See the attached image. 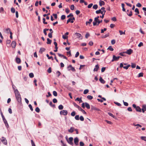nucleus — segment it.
<instances>
[{
  "label": "nucleus",
  "mask_w": 146,
  "mask_h": 146,
  "mask_svg": "<svg viewBox=\"0 0 146 146\" xmlns=\"http://www.w3.org/2000/svg\"><path fill=\"white\" fill-rule=\"evenodd\" d=\"M15 93L17 100L19 102L21 103V95L17 89L15 90Z\"/></svg>",
  "instance_id": "nucleus-1"
},
{
  "label": "nucleus",
  "mask_w": 146,
  "mask_h": 146,
  "mask_svg": "<svg viewBox=\"0 0 146 146\" xmlns=\"http://www.w3.org/2000/svg\"><path fill=\"white\" fill-rule=\"evenodd\" d=\"M73 137H70L68 139H66V140L69 144L71 145H73Z\"/></svg>",
  "instance_id": "nucleus-2"
},
{
  "label": "nucleus",
  "mask_w": 146,
  "mask_h": 146,
  "mask_svg": "<svg viewBox=\"0 0 146 146\" xmlns=\"http://www.w3.org/2000/svg\"><path fill=\"white\" fill-rule=\"evenodd\" d=\"M99 16H98L97 17L95 18L94 20V21L93 22V25L94 26H95L97 25V22L99 21Z\"/></svg>",
  "instance_id": "nucleus-3"
},
{
  "label": "nucleus",
  "mask_w": 146,
  "mask_h": 146,
  "mask_svg": "<svg viewBox=\"0 0 146 146\" xmlns=\"http://www.w3.org/2000/svg\"><path fill=\"white\" fill-rule=\"evenodd\" d=\"M1 141L3 144L5 145L7 144V141L4 137H2L1 139Z\"/></svg>",
  "instance_id": "nucleus-4"
},
{
  "label": "nucleus",
  "mask_w": 146,
  "mask_h": 146,
  "mask_svg": "<svg viewBox=\"0 0 146 146\" xmlns=\"http://www.w3.org/2000/svg\"><path fill=\"white\" fill-rule=\"evenodd\" d=\"M68 114V111L67 110H62L60 112V115H66Z\"/></svg>",
  "instance_id": "nucleus-5"
},
{
  "label": "nucleus",
  "mask_w": 146,
  "mask_h": 146,
  "mask_svg": "<svg viewBox=\"0 0 146 146\" xmlns=\"http://www.w3.org/2000/svg\"><path fill=\"white\" fill-rule=\"evenodd\" d=\"M67 68L68 70H71L73 72H74L75 71V70L74 68L72 67L71 65H70L69 66H68Z\"/></svg>",
  "instance_id": "nucleus-6"
},
{
  "label": "nucleus",
  "mask_w": 146,
  "mask_h": 146,
  "mask_svg": "<svg viewBox=\"0 0 146 146\" xmlns=\"http://www.w3.org/2000/svg\"><path fill=\"white\" fill-rule=\"evenodd\" d=\"M120 57L119 56L116 57L115 55H113V59L111 61L113 62L114 61H117L119 59Z\"/></svg>",
  "instance_id": "nucleus-7"
},
{
  "label": "nucleus",
  "mask_w": 146,
  "mask_h": 146,
  "mask_svg": "<svg viewBox=\"0 0 146 146\" xmlns=\"http://www.w3.org/2000/svg\"><path fill=\"white\" fill-rule=\"evenodd\" d=\"M75 35L76 36L77 38H79L80 39H82V35L78 33H76Z\"/></svg>",
  "instance_id": "nucleus-8"
},
{
  "label": "nucleus",
  "mask_w": 146,
  "mask_h": 146,
  "mask_svg": "<svg viewBox=\"0 0 146 146\" xmlns=\"http://www.w3.org/2000/svg\"><path fill=\"white\" fill-rule=\"evenodd\" d=\"M74 142L76 145H78L79 139L77 137H76L74 139Z\"/></svg>",
  "instance_id": "nucleus-9"
},
{
  "label": "nucleus",
  "mask_w": 146,
  "mask_h": 146,
  "mask_svg": "<svg viewBox=\"0 0 146 146\" xmlns=\"http://www.w3.org/2000/svg\"><path fill=\"white\" fill-rule=\"evenodd\" d=\"M133 50L131 49H129L127 50L125 52V53L129 55L131 54Z\"/></svg>",
  "instance_id": "nucleus-10"
},
{
  "label": "nucleus",
  "mask_w": 146,
  "mask_h": 146,
  "mask_svg": "<svg viewBox=\"0 0 146 146\" xmlns=\"http://www.w3.org/2000/svg\"><path fill=\"white\" fill-rule=\"evenodd\" d=\"M91 110L92 111L93 110L96 111H99L100 110L99 109L92 106H91Z\"/></svg>",
  "instance_id": "nucleus-11"
},
{
  "label": "nucleus",
  "mask_w": 146,
  "mask_h": 146,
  "mask_svg": "<svg viewBox=\"0 0 146 146\" xmlns=\"http://www.w3.org/2000/svg\"><path fill=\"white\" fill-rule=\"evenodd\" d=\"M142 110L143 113H144L145 111H146V105H143Z\"/></svg>",
  "instance_id": "nucleus-12"
},
{
  "label": "nucleus",
  "mask_w": 146,
  "mask_h": 146,
  "mask_svg": "<svg viewBox=\"0 0 146 146\" xmlns=\"http://www.w3.org/2000/svg\"><path fill=\"white\" fill-rule=\"evenodd\" d=\"M16 44V43L15 41H13L11 44V46L13 48H15V47Z\"/></svg>",
  "instance_id": "nucleus-13"
},
{
  "label": "nucleus",
  "mask_w": 146,
  "mask_h": 146,
  "mask_svg": "<svg viewBox=\"0 0 146 146\" xmlns=\"http://www.w3.org/2000/svg\"><path fill=\"white\" fill-rule=\"evenodd\" d=\"M45 50L46 49L42 47L40 48L39 52L41 54H42L43 52L45 51Z\"/></svg>",
  "instance_id": "nucleus-14"
},
{
  "label": "nucleus",
  "mask_w": 146,
  "mask_h": 146,
  "mask_svg": "<svg viewBox=\"0 0 146 146\" xmlns=\"http://www.w3.org/2000/svg\"><path fill=\"white\" fill-rule=\"evenodd\" d=\"M99 68V66L98 64L96 65L95 68L94 69V71H97Z\"/></svg>",
  "instance_id": "nucleus-15"
},
{
  "label": "nucleus",
  "mask_w": 146,
  "mask_h": 146,
  "mask_svg": "<svg viewBox=\"0 0 146 146\" xmlns=\"http://www.w3.org/2000/svg\"><path fill=\"white\" fill-rule=\"evenodd\" d=\"M105 4L104 2L101 0H100L99 1V5L100 6H102V5H104Z\"/></svg>",
  "instance_id": "nucleus-16"
},
{
  "label": "nucleus",
  "mask_w": 146,
  "mask_h": 146,
  "mask_svg": "<svg viewBox=\"0 0 146 146\" xmlns=\"http://www.w3.org/2000/svg\"><path fill=\"white\" fill-rule=\"evenodd\" d=\"M74 130V128L73 127H71L70 129L68 130V131L71 133H72Z\"/></svg>",
  "instance_id": "nucleus-17"
},
{
  "label": "nucleus",
  "mask_w": 146,
  "mask_h": 146,
  "mask_svg": "<svg viewBox=\"0 0 146 146\" xmlns=\"http://www.w3.org/2000/svg\"><path fill=\"white\" fill-rule=\"evenodd\" d=\"M16 62L17 64H19L21 62V60L18 57H16Z\"/></svg>",
  "instance_id": "nucleus-18"
},
{
  "label": "nucleus",
  "mask_w": 146,
  "mask_h": 146,
  "mask_svg": "<svg viewBox=\"0 0 146 146\" xmlns=\"http://www.w3.org/2000/svg\"><path fill=\"white\" fill-rule=\"evenodd\" d=\"M85 106L88 109H90V107L89 104L86 102H85Z\"/></svg>",
  "instance_id": "nucleus-19"
},
{
  "label": "nucleus",
  "mask_w": 146,
  "mask_h": 146,
  "mask_svg": "<svg viewBox=\"0 0 146 146\" xmlns=\"http://www.w3.org/2000/svg\"><path fill=\"white\" fill-rule=\"evenodd\" d=\"M135 110L136 111L138 112H141V108L138 106H137Z\"/></svg>",
  "instance_id": "nucleus-20"
},
{
  "label": "nucleus",
  "mask_w": 146,
  "mask_h": 146,
  "mask_svg": "<svg viewBox=\"0 0 146 146\" xmlns=\"http://www.w3.org/2000/svg\"><path fill=\"white\" fill-rule=\"evenodd\" d=\"M47 42H46V43L48 44H50L52 40H50L49 38H47Z\"/></svg>",
  "instance_id": "nucleus-21"
},
{
  "label": "nucleus",
  "mask_w": 146,
  "mask_h": 146,
  "mask_svg": "<svg viewBox=\"0 0 146 146\" xmlns=\"http://www.w3.org/2000/svg\"><path fill=\"white\" fill-rule=\"evenodd\" d=\"M100 81L102 83L104 84L105 83V81L104 80H103L102 78L100 77L99 79Z\"/></svg>",
  "instance_id": "nucleus-22"
},
{
  "label": "nucleus",
  "mask_w": 146,
  "mask_h": 146,
  "mask_svg": "<svg viewBox=\"0 0 146 146\" xmlns=\"http://www.w3.org/2000/svg\"><path fill=\"white\" fill-rule=\"evenodd\" d=\"M78 110L82 111L83 113L86 114V112L85 111L82 109L80 107L79 108Z\"/></svg>",
  "instance_id": "nucleus-23"
},
{
  "label": "nucleus",
  "mask_w": 146,
  "mask_h": 146,
  "mask_svg": "<svg viewBox=\"0 0 146 146\" xmlns=\"http://www.w3.org/2000/svg\"><path fill=\"white\" fill-rule=\"evenodd\" d=\"M92 21V19H90L89 20V21H86V25H87L88 24H90Z\"/></svg>",
  "instance_id": "nucleus-24"
},
{
  "label": "nucleus",
  "mask_w": 146,
  "mask_h": 146,
  "mask_svg": "<svg viewBox=\"0 0 146 146\" xmlns=\"http://www.w3.org/2000/svg\"><path fill=\"white\" fill-rule=\"evenodd\" d=\"M75 100L76 101L77 100V101H79L80 103L83 102V101H82V100H81V98H77Z\"/></svg>",
  "instance_id": "nucleus-25"
},
{
  "label": "nucleus",
  "mask_w": 146,
  "mask_h": 146,
  "mask_svg": "<svg viewBox=\"0 0 146 146\" xmlns=\"http://www.w3.org/2000/svg\"><path fill=\"white\" fill-rule=\"evenodd\" d=\"M119 32L120 35H125V31H124L123 32L122 31L119 30Z\"/></svg>",
  "instance_id": "nucleus-26"
},
{
  "label": "nucleus",
  "mask_w": 146,
  "mask_h": 146,
  "mask_svg": "<svg viewBox=\"0 0 146 146\" xmlns=\"http://www.w3.org/2000/svg\"><path fill=\"white\" fill-rule=\"evenodd\" d=\"M96 14H99L101 13V14H102V11H101V9H99V10H97L96 11Z\"/></svg>",
  "instance_id": "nucleus-27"
},
{
  "label": "nucleus",
  "mask_w": 146,
  "mask_h": 146,
  "mask_svg": "<svg viewBox=\"0 0 146 146\" xmlns=\"http://www.w3.org/2000/svg\"><path fill=\"white\" fill-rule=\"evenodd\" d=\"M53 33V31H52V32H51V33H49L48 34V36L50 38H52V33Z\"/></svg>",
  "instance_id": "nucleus-28"
},
{
  "label": "nucleus",
  "mask_w": 146,
  "mask_h": 146,
  "mask_svg": "<svg viewBox=\"0 0 146 146\" xmlns=\"http://www.w3.org/2000/svg\"><path fill=\"white\" fill-rule=\"evenodd\" d=\"M63 106L62 105H60L58 107V108L60 110H62L63 108Z\"/></svg>",
  "instance_id": "nucleus-29"
},
{
  "label": "nucleus",
  "mask_w": 146,
  "mask_h": 146,
  "mask_svg": "<svg viewBox=\"0 0 146 146\" xmlns=\"http://www.w3.org/2000/svg\"><path fill=\"white\" fill-rule=\"evenodd\" d=\"M46 56L48 58V59H51L52 60H53V58L52 56H51L50 57L48 54H47L46 55Z\"/></svg>",
  "instance_id": "nucleus-30"
},
{
  "label": "nucleus",
  "mask_w": 146,
  "mask_h": 146,
  "mask_svg": "<svg viewBox=\"0 0 146 146\" xmlns=\"http://www.w3.org/2000/svg\"><path fill=\"white\" fill-rule=\"evenodd\" d=\"M73 105L76 108H78V109L80 107L78 105H77L74 102Z\"/></svg>",
  "instance_id": "nucleus-31"
},
{
  "label": "nucleus",
  "mask_w": 146,
  "mask_h": 146,
  "mask_svg": "<svg viewBox=\"0 0 146 146\" xmlns=\"http://www.w3.org/2000/svg\"><path fill=\"white\" fill-rule=\"evenodd\" d=\"M87 98L89 100H91L93 99V97L92 96L88 95L87 96Z\"/></svg>",
  "instance_id": "nucleus-32"
},
{
  "label": "nucleus",
  "mask_w": 146,
  "mask_h": 146,
  "mask_svg": "<svg viewBox=\"0 0 146 146\" xmlns=\"http://www.w3.org/2000/svg\"><path fill=\"white\" fill-rule=\"evenodd\" d=\"M29 77L31 78H32L34 77V74L33 73H31L29 74Z\"/></svg>",
  "instance_id": "nucleus-33"
},
{
  "label": "nucleus",
  "mask_w": 146,
  "mask_h": 146,
  "mask_svg": "<svg viewBox=\"0 0 146 146\" xmlns=\"http://www.w3.org/2000/svg\"><path fill=\"white\" fill-rule=\"evenodd\" d=\"M88 92H89V90H88L86 89L84 91V92H83L84 94H86L88 93Z\"/></svg>",
  "instance_id": "nucleus-34"
},
{
  "label": "nucleus",
  "mask_w": 146,
  "mask_h": 146,
  "mask_svg": "<svg viewBox=\"0 0 146 146\" xmlns=\"http://www.w3.org/2000/svg\"><path fill=\"white\" fill-rule=\"evenodd\" d=\"M35 110L37 112L39 113L40 112V110L38 107H37L35 108Z\"/></svg>",
  "instance_id": "nucleus-35"
},
{
  "label": "nucleus",
  "mask_w": 146,
  "mask_h": 146,
  "mask_svg": "<svg viewBox=\"0 0 146 146\" xmlns=\"http://www.w3.org/2000/svg\"><path fill=\"white\" fill-rule=\"evenodd\" d=\"M11 11L13 13H14L15 12V9L14 8L12 7L11 9Z\"/></svg>",
  "instance_id": "nucleus-36"
},
{
  "label": "nucleus",
  "mask_w": 146,
  "mask_h": 146,
  "mask_svg": "<svg viewBox=\"0 0 146 146\" xmlns=\"http://www.w3.org/2000/svg\"><path fill=\"white\" fill-rule=\"evenodd\" d=\"M98 7V6L97 5H95L93 6V8L95 9H96Z\"/></svg>",
  "instance_id": "nucleus-37"
},
{
  "label": "nucleus",
  "mask_w": 146,
  "mask_h": 146,
  "mask_svg": "<svg viewBox=\"0 0 146 146\" xmlns=\"http://www.w3.org/2000/svg\"><path fill=\"white\" fill-rule=\"evenodd\" d=\"M47 72L49 73H50L52 72L51 68V67H49L48 70H47Z\"/></svg>",
  "instance_id": "nucleus-38"
},
{
  "label": "nucleus",
  "mask_w": 146,
  "mask_h": 146,
  "mask_svg": "<svg viewBox=\"0 0 146 146\" xmlns=\"http://www.w3.org/2000/svg\"><path fill=\"white\" fill-rule=\"evenodd\" d=\"M130 66V65L128 64V65H127L126 66H124L123 67V68L124 69H125L126 70H127L128 69L129 67Z\"/></svg>",
  "instance_id": "nucleus-39"
},
{
  "label": "nucleus",
  "mask_w": 146,
  "mask_h": 146,
  "mask_svg": "<svg viewBox=\"0 0 146 146\" xmlns=\"http://www.w3.org/2000/svg\"><path fill=\"white\" fill-rule=\"evenodd\" d=\"M133 125L135 126H138L140 127H142V126L141 125H140L139 124H135L134 123H133Z\"/></svg>",
  "instance_id": "nucleus-40"
},
{
  "label": "nucleus",
  "mask_w": 146,
  "mask_h": 146,
  "mask_svg": "<svg viewBox=\"0 0 146 146\" xmlns=\"http://www.w3.org/2000/svg\"><path fill=\"white\" fill-rule=\"evenodd\" d=\"M108 49L111 51H113V49L112 48L111 46H109L108 48Z\"/></svg>",
  "instance_id": "nucleus-41"
},
{
  "label": "nucleus",
  "mask_w": 146,
  "mask_h": 146,
  "mask_svg": "<svg viewBox=\"0 0 146 146\" xmlns=\"http://www.w3.org/2000/svg\"><path fill=\"white\" fill-rule=\"evenodd\" d=\"M143 72L139 73L138 74V77H143Z\"/></svg>",
  "instance_id": "nucleus-42"
},
{
  "label": "nucleus",
  "mask_w": 146,
  "mask_h": 146,
  "mask_svg": "<svg viewBox=\"0 0 146 146\" xmlns=\"http://www.w3.org/2000/svg\"><path fill=\"white\" fill-rule=\"evenodd\" d=\"M108 115L110 116H111V117H113V118H115V116L114 115L112 114L111 113H108Z\"/></svg>",
  "instance_id": "nucleus-43"
},
{
  "label": "nucleus",
  "mask_w": 146,
  "mask_h": 146,
  "mask_svg": "<svg viewBox=\"0 0 146 146\" xmlns=\"http://www.w3.org/2000/svg\"><path fill=\"white\" fill-rule=\"evenodd\" d=\"M49 105L53 107H55V104H53L52 102H50L49 103Z\"/></svg>",
  "instance_id": "nucleus-44"
},
{
  "label": "nucleus",
  "mask_w": 146,
  "mask_h": 146,
  "mask_svg": "<svg viewBox=\"0 0 146 146\" xmlns=\"http://www.w3.org/2000/svg\"><path fill=\"white\" fill-rule=\"evenodd\" d=\"M109 36V34H106L104 35H103L102 36V38H105Z\"/></svg>",
  "instance_id": "nucleus-45"
},
{
  "label": "nucleus",
  "mask_w": 146,
  "mask_h": 146,
  "mask_svg": "<svg viewBox=\"0 0 146 146\" xmlns=\"http://www.w3.org/2000/svg\"><path fill=\"white\" fill-rule=\"evenodd\" d=\"M29 108L32 111H33V108L32 105L31 104H30L29 105Z\"/></svg>",
  "instance_id": "nucleus-46"
},
{
  "label": "nucleus",
  "mask_w": 146,
  "mask_h": 146,
  "mask_svg": "<svg viewBox=\"0 0 146 146\" xmlns=\"http://www.w3.org/2000/svg\"><path fill=\"white\" fill-rule=\"evenodd\" d=\"M56 74H57V77H58L61 74L60 72L59 71H57L56 72Z\"/></svg>",
  "instance_id": "nucleus-47"
},
{
  "label": "nucleus",
  "mask_w": 146,
  "mask_h": 146,
  "mask_svg": "<svg viewBox=\"0 0 146 146\" xmlns=\"http://www.w3.org/2000/svg\"><path fill=\"white\" fill-rule=\"evenodd\" d=\"M76 114V113L75 111H72L71 113V115L72 116H74Z\"/></svg>",
  "instance_id": "nucleus-48"
},
{
  "label": "nucleus",
  "mask_w": 146,
  "mask_h": 146,
  "mask_svg": "<svg viewBox=\"0 0 146 146\" xmlns=\"http://www.w3.org/2000/svg\"><path fill=\"white\" fill-rule=\"evenodd\" d=\"M107 29L106 28H104V29H102L101 30V33H104V31H105Z\"/></svg>",
  "instance_id": "nucleus-49"
},
{
  "label": "nucleus",
  "mask_w": 146,
  "mask_h": 146,
  "mask_svg": "<svg viewBox=\"0 0 146 146\" xmlns=\"http://www.w3.org/2000/svg\"><path fill=\"white\" fill-rule=\"evenodd\" d=\"M111 44H114L115 43V40L114 39H113L111 41Z\"/></svg>",
  "instance_id": "nucleus-50"
},
{
  "label": "nucleus",
  "mask_w": 146,
  "mask_h": 146,
  "mask_svg": "<svg viewBox=\"0 0 146 146\" xmlns=\"http://www.w3.org/2000/svg\"><path fill=\"white\" fill-rule=\"evenodd\" d=\"M53 95L55 96H56L57 95V92L55 91H54L53 92Z\"/></svg>",
  "instance_id": "nucleus-51"
},
{
  "label": "nucleus",
  "mask_w": 146,
  "mask_h": 146,
  "mask_svg": "<svg viewBox=\"0 0 146 146\" xmlns=\"http://www.w3.org/2000/svg\"><path fill=\"white\" fill-rule=\"evenodd\" d=\"M131 67L133 68H135L136 67V64L132 63L131 64Z\"/></svg>",
  "instance_id": "nucleus-52"
},
{
  "label": "nucleus",
  "mask_w": 146,
  "mask_h": 146,
  "mask_svg": "<svg viewBox=\"0 0 146 146\" xmlns=\"http://www.w3.org/2000/svg\"><path fill=\"white\" fill-rule=\"evenodd\" d=\"M123 104L124 106H128V104L127 102H125L124 100H123Z\"/></svg>",
  "instance_id": "nucleus-53"
},
{
  "label": "nucleus",
  "mask_w": 146,
  "mask_h": 146,
  "mask_svg": "<svg viewBox=\"0 0 146 146\" xmlns=\"http://www.w3.org/2000/svg\"><path fill=\"white\" fill-rule=\"evenodd\" d=\"M141 139L142 140H144L145 141H146V137L142 136V137H141Z\"/></svg>",
  "instance_id": "nucleus-54"
},
{
  "label": "nucleus",
  "mask_w": 146,
  "mask_h": 146,
  "mask_svg": "<svg viewBox=\"0 0 146 146\" xmlns=\"http://www.w3.org/2000/svg\"><path fill=\"white\" fill-rule=\"evenodd\" d=\"M66 17L65 15H62L61 17V19L62 20H64L65 19Z\"/></svg>",
  "instance_id": "nucleus-55"
},
{
  "label": "nucleus",
  "mask_w": 146,
  "mask_h": 146,
  "mask_svg": "<svg viewBox=\"0 0 146 146\" xmlns=\"http://www.w3.org/2000/svg\"><path fill=\"white\" fill-rule=\"evenodd\" d=\"M80 119L82 121H84V118L82 116H81L80 117Z\"/></svg>",
  "instance_id": "nucleus-56"
},
{
  "label": "nucleus",
  "mask_w": 146,
  "mask_h": 146,
  "mask_svg": "<svg viewBox=\"0 0 146 146\" xmlns=\"http://www.w3.org/2000/svg\"><path fill=\"white\" fill-rule=\"evenodd\" d=\"M75 119L76 120H79V115H76L75 117Z\"/></svg>",
  "instance_id": "nucleus-57"
},
{
  "label": "nucleus",
  "mask_w": 146,
  "mask_h": 146,
  "mask_svg": "<svg viewBox=\"0 0 146 146\" xmlns=\"http://www.w3.org/2000/svg\"><path fill=\"white\" fill-rule=\"evenodd\" d=\"M52 101L54 103H56L57 102V99L56 98H54L53 99Z\"/></svg>",
  "instance_id": "nucleus-58"
},
{
  "label": "nucleus",
  "mask_w": 146,
  "mask_h": 146,
  "mask_svg": "<svg viewBox=\"0 0 146 146\" xmlns=\"http://www.w3.org/2000/svg\"><path fill=\"white\" fill-rule=\"evenodd\" d=\"M42 20L43 21V23L45 24H47V22H46L45 21V19L43 18L42 19Z\"/></svg>",
  "instance_id": "nucleus-59"
},
{
  "label": "nucleus",
  "mask_w": 146,
  "mask_h": 146,
  "mask_svg": "<svg viewBox=\"0 0 146 146\" xmlns=\"http://www.w3.org/2000/svg\"><path fill=\"white\" fill-rule=\"evenodd\" d=\"M11 41L10 40H7L6 41V44H9L11 43Z\"/></svg>",
  "instance_id": "nucleus-60"
},
{
  "label": "nucleus",
  "mask_w": 146,
  "mask_h": 146,
  "mask_svg": "<svg viewBox=\"0 0 146 146\" xmlns=\"http://www.w3.org/2000/svg\"><path fill=\"white\" fill-rule=\"evenodd\" d=\"M74 5H71L70 6V9L71 10H73L74 9Z\"/></svg>",
  "instance_id": "nucleus-61"
},
{
  "label": "nucleus",
  "mask_w": 146,
  "mask_h": 146,
  "mask_svg": "<svg viewBox=\"0 0 146 146\" xmlns=\"http://www.w3.org/2000/svg\"><path fill=\"white\" fill-rule=\"evenodd\" d=\"M135 12L137 13V14H139V13L138 9L137 8H136L135 9Z\"/></svg>",
  "instance_id": "nucleus-62"
},
{
  "label": "nucleus",
  "mask_w": 146,
  "mask_h": 146,
  "mask_svg": "<svg viewBox=\"0 0 146 146\" xmlns=\"http://www.w3.org/2000/svg\"><path fill=\"white\" fill-rule=\"evenodd\" d=\"M143 45V44L142 42H140L139 44L138 45V46L139 47H140Z\"/></svg>",
  "instance_id": "nucleus-63"
},
{
  "label": "nucleus",
  "mask_w": 146,
  "mask_h": 146,
  "mask_svg": "<svg viewBox=\"0 0 146 146\" xmlns=\"http://www.w3.org/2000/svg\"><path fill=\"white\" fill-rule=\"evenodd\" d=\"M80 146H83L84 144L81 141L80 142Z\"/></svg>",
  "instance_id": "nucleus-64"
}]
</instances>
